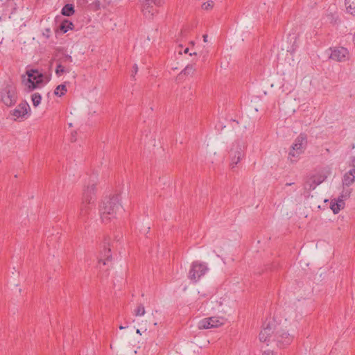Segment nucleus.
<instances>
[{
    "label": "nucleus",
    "instance_id": "obj_12",
    "mask_svg": "<svg viewBox=\"0 0 355 355\" xmlns=\"http://www.w3.org/2000/svg\"><path fill=\"white\" fill-rule=\"evenodd\" d=\"M330 58L337 62H345L349 60V51L343 46L330 48Z\"/></svg>",
    "mask_w": 355,
    "mask_h": 355
},
{
    "label": "nucleus",
    "instance_id": "obj_3",
    "mask_svg": "<svg viewBox=\"0 0 355 355\" xmlns=\"http://www.w3.org/2000/svg\"><path fill=\"white\" fill-rule=\"evenodd\" d=\"M18 99L16 87L11 83L6 84L0 89V101L7 107L14 106Z\"/></svg>",
    "mask_w": 355,
    "mask_h": 355
},
{
    "label": "nucleus",
    "instance_id": "obj_29",
    "mask_svg": "<svg viewBox=\"0 0 355 355\" xmlns=\"http://www.w3.org/2000/svg\"><path fill=\"white\" fill-rule=\"evenodd\" d=\"M135 315L137 316L144 315L145 313V309L142 304H140L137 306V309L135 310Z\"/></svg>",
    "mask_w": 355,
    "mask_h": 355
},
{
    "label": "nucleus",
    "instance_id": "obj_21",
    "mask_svg": "<svg viewBox=\"0 0 355 355\" xmlns=\"http://www.w3.org/2000/svg\"><path fill=\"white\" fill-rule=\"evenodd\" d=\"M69 82H64L58 85L54 90V94L60 97L64 96L67 92V84Z\"/></svg>",
    "mask_w": 355,
    "mask_h": 355
},
{
    "label": "nucleus",
    "instance_id": "obj_25",
    "mask_svg": "<svg viewBox=\"0 0 355 355\" xmlns=\"http://www.w3.org/2000/svg\"><path fill=\"white\" fill-rule=\"evenodd\" d=\"M351 192H352L351 189L345 188L343 186V189L338 198H340V199H343V202H345V200H347V198H349Z\"/></svg>",
    "mask_w": 355,
    "mask_h": 355
},
{
    "label": "nucleus",
    "instance_id": "obj_17",
    "mask_svg": "<svg viewBox=\"0 0 355 355\" xmlns=\"http://www.w3.org/2000/svg\"><path fill=\"white\" fill-rule=\"evenodd\" d=\"M355 181V171L352 168L348 172H347L343 178L342 182L344 187H349L352 185Z\"/></svg>",
    "mask_w": 355,
    "mask_h": 355
},
{
    "label": "nucleus",
    "instance_id": "obj_37",
    "mask_svg": "<svg viewBox=\"0 0 355 355\" xmlns=\"http://www.w3.org/2000/svg\"><path fill=\"white\" fill-rule=\"evenodd\" d=\"M262 355H273V352L271 350H266L263 352Z\"/></svg>",
    "mask_w": 355,
    "mask_h": 355
},
{
    "label": "nucleus",
    "instance_id": "obj_35",
    "mask_svg": "<svg viewBox=\"0 0 355 355\" xmlns=\"http://www.w3.org/2000/svg\"><path fill=\"white\" fill-rule=\"evenodd\" d=\"M102 1H103L102 7L103 8H107V6H110L112 3V0H102Z\"/></svg>",
    "mask_w": 355,
    "mask_h": 355
},
{
    "label": "nucleus",
    "instance_id": "obj_34",
    "mask_svg": "<svg viewBox=\"0 0 355 355\" xmlns=\"http://www.w3.org/2000/svg\"><path fill=\"white\" fill-rule=\"evenodd\" d=\"M94 6V10H98L101 9V2L100 1L97 0V1H95L94 2H93L92 3Z\"/></svg>",
    "mask_w": 355,
    "mask_h": 355
},
{
    "label": "nucleus",
    "instance_id": "obj_11",
    "mask_svg": "<svg viewBox=\"0 0 355 355\" xmlns=\"http://www.w3.org/2000/svg\"><path fill=\"white\" fill-rule=\"evenodd\" d=\"M17 6L15 0H0V19L10 18L17 10Z\"/></svg>",
    "mask_w": 355,
    "mask_h": 355
},
{
    "label": "nucleus",
    "instance_id": "obj_43",
    "mask_svg": "<svg viewBox=\"0 0 355 355\" xmlns=\"http://www.w3.org/2000/svg\"><path fill=\"white\" fill-rule=\"evenodd\" d=\"M125 327H123V326H122V325L119 326V329H125Z\"/></svg>",
    "mask_w": 355,
    "mask_h": 355
},
{
    "label": "nucleus",
    "instance_id": "obj_13",
    "mask_svg": "<svg viewBox=\"0 0 355 355\" xmlns=\"http://www.w3.org/2000/svg\"><path fill=\"white\" fill-rule=\"evenodd\" d=\"M273 324L266 322L263 324V329L259 333V340L261 342L272 341L273 335L275 333V328Z\"/></svg>",
    "mask_w": 355,
    "mask_h": 355
},
{
    "label": "nucleus",
    "instance_id": "obj_2",
    "mask_svg": "<svg viewBox=\"0 0 355 355\" xmlns=\"http://www.w3.org/2000/svg\"><path fill=\"white\" fill-rule=\"evenodd\" d=\"M96 184L92 183L83 190L82 202L80 206L78 220L80 223H86L89 218V214L94 205Z\"/></svg>",
    "mask_w": 355,
    "mask_h": 355
},
{
    "label": "nucleus",
    "instance_id": "obj_6",
    "mask_svg": "<svg viewBox=\"0 0 355 355\" xmlns=\"http://www.w3.org/2000/svg\"><path fill=\"white\" fill-rule=\"evenodd\" d=\"M26 73L28 76L27 86L29 91H33L43 84L44 75L37 69L27 70Z\"/></svg>",
    "mask_w": 355,
    "mask_h": 355
},
{
    "label": "nucleus",
    "instance_id": "obj_15",
    "mask_svg": "<svg viewBox=\"0 0 355 355\" xmlns=\"http://www.w3.org/2000/svg\"><path fill=\"white\" fill-rule=\"evenodd\" d=\"M31 112V107L26 101H21L17 107L10 112L11 115L15 116V120L19 117H24Z\"/></svg>",
    "mask_w": 355,
    "mask_h": 355
},
{
    "label": "nucleus",
    "instance_id": "obj_5",
    "mask_svg": "<svg viewBox=\"0 0 355 355\" xmlns=\"http://www.w3.org/2000/svg\"><path fill=\"white\" fill-rule=\"evenodd\" d=\"M164 3V0H139V5L144 16L151 19L157 13V8Z\"/></svg>",
    "mask_w": 355,
    "mask_h": 355
},
{
    "label": "nucleus",
    "instance_id": "obj_19",
    "mask_svg": "<svg viewBox=\"0 0 355 355\" xmlns=\"http://www.w3.org/2000/svg\"><path fill=\"white\" fill-rule=\"evenodd\" d=\"M73 28L74 25L73 22L69 21V19H64L59 25L58 28L56 30V32H58L60 31L62 33H65L68 31L73 30Z\"/></svg>",
    "mask_w": 355,
    "mask_h": 355
},
{
    "label": "nucleus",
    "instance_id": "obj_22",
    "mask_svg": "<svg viewBox=\"0 0 355 355\" xmlns=\"http://www.w3.org/2000/svg\"><path fill=\"white\" fill-rule=\"evenodd\" d=\"M345 5L347 12L355 16V0H345Z\"/></svg>",
    "mask_w": 355,
    "mask_h": 355
},
{
    "label": "nucleus",
    "instance_id": "obj_33",
    "mask_svg": "<svg viewBox=\"0 0 355 355\" xmlns=\"http://www.w3.org/2000/svg\"><path fill=\"white\" fill-rule=\"evenodd\" d=\"M51 29L49 28H46L44 30V31L42 32V35L46 38V39H49L51 36Z\"/></svg>",
    "mask_w": 355,
    "mask_h": 355
},
{
    "label": "nucleus",
    "instance_id": "obj_39",
    "mask_svg": "<svg viewBox=\"0 0 355 355\" xmlns=\"http://www.w3.org/2000/svg\"><path fill=\"white\" fill-rule=\"evenodd\" d=\"M202 37H203L204 42H207V37H208L207 35H206V34L203 35Z\"/></svg>",
    "mask_w": 355,
    "mask_h": 355
},
{
    "label": "nucleus",
    "instance_id": "obj_23",
    "mask_svg": "<svg viewBox=\"0 0 355 355\" xmlns=\"http://www.w3.org/2000/svg\"><path fill=\"white\" fill-rule=\"evenodd\" d=\"M196 71V69L194 68L193 64H188L186 67L181 71L180 76L184 74L185 76H193Z\"/></svg>",
    "mask_w": 355,
    "mask_h": 355
},
{
    "label": "nucleus",
    "instance_id": "obj_42",
    "mask_svg": "<svg viewBox=\"0 0 355 355\" xmlns=\"http://www.w3.org/2000/svg\"><path fill=\"white\" fill-rule=\"evenodd\" d=\"M292 184H293V183H286V186H291Z\"/></svg>",
    "mask_w": 355,
    "mask_h": 355
},
{
    "label": "nucleus",
    "instance_id": "obj_16",
    "mask_svg": "<svg viewBox=\"0 0 355 355\" xmlns=\"http://www.w3.org/2000/svg\"><path fill=\"white\" fill-rule=\"evenodd\" d=\"M326 179L325 176L313 177L309 181H307L304 184V189L311 191L315 189V187L322 183Z\"/></svg>",
    "mask_w": 355,
    "mask_h": 355
},
{
    "label": "nucleus",
    "instance_id": "obj_18",
    "mask_svg": "<svg viewBox=\"0 0 355 355\" xmlns=\"http://www.w3.org/2000/svg\"><path fill=\"white\" fill-rule=\"evenodd\" d=\"M345 203L343 202V199L338 198V199L331 200L330 204V208L334 214H337L339 211L345 207Z\"/></svg>",
    "mask_w": 355,
    "mask_h": 355
},
{
    "label": "nucleus",
    "instance_id": "obj_10",
    "mask_svg": "<svg viewBox=\"0 0 355 355\" xmlns=\"http://www.w3.org/2000/svg\"><path fill=\"white\" fill-rule=\"evenodd\" d=\"M231 159L230 166L233 169L244 157L243 147L241 145L239 141H236L232 144L230 151Z\"/></svg>",
    "mask_w": 355,
    "mask_h": 355
},
{
    "label": "nucleus",
    "instance_id": "obj_26",
    "mask_svg": "<svg viewBox=\"0 0 355 355\" xmlns=\"http://www.w3.org/2000/svg\"><path fill=\"white\" fill-rule=\"evenodd\" d=\"M66 72H69V71L66 70L65 67L62 64V63L58 62L55 69V74L57 76H61L64 73Z\"/></svg>",
    "mask_w": 355,
    "mask_h": 355
},
{
    "label": "nucleus",
    "instance_id": "obj_40",
    "mask_svg": "<svg viewBox=\"0 0 355 355\" xmlns=\"http://www.w3.org/2000/svg\"><path fill=\"white\" fill-rule=\"evenodd\" d=\"M352 42H353L354 46L355 47V32H354V33L353 35Z\"/></svg>",
    "mask_w": 355,
    "mask_h": 355
},
{
    "label": "nucleus",
    "instance_id": "obj_38",
    "mask_svg": "<svg viewBox=\"0 0 355 355\" xmlns=\"http://www.w3.org/2000/svg\"><path fill=\"white\" fill-rule=\"evenodd\" d=\"M352 168L354 169L355 171V157H354L352 159Z\"/></svg>",
    "mask_w": 355,
    "mask_h": 355
},
{
    "label": "nucleus",
    "instance_id": "obj_8",
    "mask_svg": "<svg viewBox=\"0 0 355 355\" xmlns=\"http://www.w3.org/2000/svg\"><path fill=\"white\" fill-rule=\"evenodd\" d=\"M293 338V336L290 335L284 329H282L280 327H276L272 341L276 343L278 347L284 348L291 343Z\"/></svg>",
    "mask_w": 355,
    "mask_h": 355
},
{
    "label": "nucleus",
    "instance_id": "obj_4",
    "mask_svg": "<svg viewBox=\"0 0 355 355\" xmlns=\"http://www.w3.org/2000/svg\"><path fill=\"white\" fill-rule=\"evenodd\" d=\"M307 144V135L300 133L295 139L288 153V159L291 162H296L300 154L303 153Z\"/></svg>",
    "mask_w": 355,
    "mask_h": 355
},
{
    "label": "nucleus",
    "instance_id": "obj_7",
    "mask_svg": "<svg viewBox=\"0 0 355 355\" xmlns=\"http://www.w3.org/2000/svg\"><path fill=\"white\" fill-rule=\"evenodd\" d=\"M208 270L207 265L205 263L198 261H193L191 264L189 278L193 282L196 283L201 277L204 276Z\"/></svg>",
    "mask_w": 355,
    "mask_h": 355
},
{
    "label": "nucleus",
    "instance_id": "obj_24",
    "mask_svg": "<svg viewBox=\"0 0 355 355\" xmlns=\"http://www.w3.org/2000/svg\"><path fill=\"white\" fill-rule=\"evenodd\" d=\"M31 100H32L33 106L37 107L41 103L42 96L37 92L34 93L31 96Z\"/></svg>",
    "mask_w": 355,
    "mask_h": 355
},
{
    "label": "nucleus",
    "instance_id": "obj_41",
    "mask_svg": "<svg viewBox=\"0 0 355 355\" xmlns=\"http://www.w3.org/2000/svg\"><path fill=\"white\" fill-rule=\"evenodd\" d=\"M189 50V48H186V49L184 50V53H188Z\"/></svg>",
    "mask_w": 355,
    "mask_h": 355
},
{
    "label": "nucleus",
    "instance_id": "obj_44",
    "mask_svg": "<svg viewBox=\"0 0 355 355\" xmlns=\"http://www.w3.org/2000/svg\"><path fill=\"white\" fill-rule=\"evenodd\" d=\"M190 43H191L192 45H194V42H193V41H192V42H191Z\"/></svg>",
    "mask_w": 355,
    "mask_h": 355
},
{
    "label": "nucleus",
    "instance_id": "obj_20",
    "mask_svg": "<svg viewBox=\"0 0 355 355\" xmlns=\"http://www.w3.org/2000/svg\"><path fill=\"white\" fill-rule=\"evenodd\" d=\"M74 12V6L71 3H67L62 8L61 14L64 16L69 17L73 15Z\"/></svg>",
    "mask_w": 355,
    "mask_h": 355
},
{
    "label": "nucleus",
    "instance_id": "obj_27",
    "mask_svg": "<svg viewBox=\"0 0 355 355\" xmlns=\"http://www.w3.org/2000/svg\"><path fill=\"white\" fill-rule=\"evenodd\" d=\"M60 239V236L57 234H51L50 236H48L46 240V244L50 246L52 245L53 248H56V245L53 243V241H57Z\"/></svg>",
    "mask_w": 355,
    "mask_h": 355
},
{
    "label": "nucleus",
    "instance_id": "obj_36",
    "mask_svg": "<svg viewBox=\"0 0 355 355\" xmlns=\"http://www.w3.org/2000/svg\"><path fill=\"white\" fill-rule=\"evenodd\" d=\"M138 71V67H137V64H135L132 67V76L134 77L135 75L137 73Z\"/></svg>",
    "mask_w": 355,
    "mask_h": 355
},
{
    "label": "nucleus",
    "instance_id": "obj_31",
    "mask_svg": "<svg viewBox=\"0 0 355 355\" xmlns=\"http://www.w3.org/2000/svg\"><path fill=\"white\" fill-rule=\"evenodd\" d=\"M58 62H73V59H72V57L68 54H64L62 58H60Z\"/></svg>",
    "mask_w": 355,
    "mask_h": 355
},
{
    "label": "nucleus",
    "instance_id": "obj_1",
    "mask_svg": "<svg viewBox=\"0 0 355 355\" xmlns=\"http://www.w3.org/2000/svg\"><path fill=\"white\" fill-rule=\"evenodd\" d=\"M120 195L105 197L99 206V213L103 223H107L116 218L117 213L122 210Z\"/></svg>",
    "mask_w": 355,
    "mask_h": 355
},
{
    "label": "nucleus",
    "instance_id": "obj_14",
    "mask_svg": "<svg viewBox=\"0 0 355 355\" xmlns=\"http://www.w3.org/2000/svg\"><path fill=\"white\" fill-rule=\"evenodd\" d=\"M222 323L216 317L205 318L198 322V328L200 329H207L215 328L220 326Z\"/></svg>",
    "mask_w": 355,
    "mask_h": 355
},
{
    "label": "nucleus",
    "instance_id": "obj_30",
    "mask_svg": "<svg viewBox=\"0 0 355 355\" xmlns=\"http://www.w3.org/2000/svg\"><path fill=\"white\" fill-rule=\"evenodd\" d=\"M214 5V1L211 0H209L202 3V8L205 10H211L213 8Z\"/></svg>",
    "mask_w": 355,
    "mask_h": 355
},
{
    "label": "nucleus",
    "instance_id": "obj_32",
    "mask_svg": "<svg viewBox=\"0 0 355 355\" xmlns=\"http://www.w3.org/2000/svg\"><path fill=\"white\" fill-rule=\"evenodd\" d=\"M327 17L330 20V23H331L333 24H336L338 23V17L336 14H333V13L329 14L327 15Z\"/></svg>",
    "mask_w": 355,
    "mask_h": 355
},
{
    "label": "nucleus",
    "instance_id": "obj_28",
    "mask_svg": "<svg viewBox=\"0 0 355 355\" xmlns=\"http://www.w3.org/2000/svg\"><path fill=\"white\" fill-rule=\"evenodd\" d=\"M182 95L183 96V97H182L183 99H185L186 98L190 99L189 96H192V92H191V87H184L182 89Z\"/></svg>",
    "mask_w": 355,
    "mask_h": 355
},
{
    "label": "nucleus",
    "instance_id": "obj_9",
    "mask_svg": "<svg viewBox=\"0 0 355 355\" xmlns=\"http://www.w3.org/2000/svg\"><path fill=\"white\" fill-rule=\"evenodd\" d=\"M102 248L103 249L100 251L98 261V267L100 269L102 268V266L109 265V263H111L112 261L109 239H105Z\"/></svg>",
    "mask_w": 355,
    "mask_h": 355
}]
</instances>
